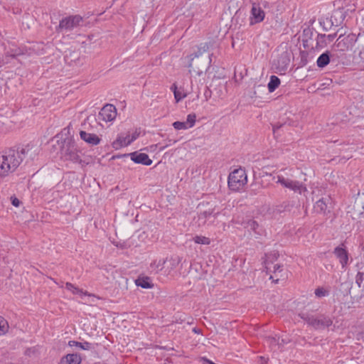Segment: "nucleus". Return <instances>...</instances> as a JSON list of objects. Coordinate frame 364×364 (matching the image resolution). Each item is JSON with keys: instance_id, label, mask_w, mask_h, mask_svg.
<instances>
[{"instance_id": "nucleus-9", "label": "nucleus", "mask_w": 364, "mask_h": 364, "mask_svg": "<svg viewBox=\"0 0 364 364\" xmlns=\"http://www.w3.org/2000/svg\"><path fill=\"white\" fill-rule=\"evenodd\" d=\"M242 225L250 233L252 232L255 238H259L265 234L264 229L255 220L248 219L245 221H243Z\"/></svg>"}, {"instance_id": "nucleus-42", "label": "nucleus", "mask_w": 364, "mask_h": 364, "mask_svg": "<svg viewBox=\"0 0 364 364\" xmlns=\"http://www.w3.org/2000/svg\"><path fill=\"white\" fill-rule=\"evenodd\" d=\"M203 65V60L200 58L196 63V66L201 67Z\"/></svg>"}, {"instance_id": "nucleus-34", "label": "nucleus", "mask_w": 364, "mask_h": 364, "mask_svg": "<svg viewBox=\"0 0 364 364\" xmlns=\"http://www.w3.org/2000/svg\"><path fill=\"white\" fill-rule=\"evenodd\" d=\"M173 127L177 130L188 129V126L186 125L185 122H179V121L175 122L173 123Z\"/></svg>"}, {"instance_id": "nucleus-37", "label": "nucleus", "mask_w": 364, "mask_h": 364, "mask_svg": "<svg viewBox=\"0 0 364 364\" xmlns=\"http://www.w3.org/2000/svg\"><path fill=\"white\" fill-rule=\"evenodd\" d=\"M138 137V134L134 133L132 136H130V139H128L127 141H124L122 144H130L132 141L136 139Z\"/></svg>"}, {"instance_id": "nucleus-40", "label": "nucleus", "mask_w": 364, "mask_h": 364, "mask_svg": "<svg viewBox=\"0 0 364 364\" xmlns=\"http://www.w3.org/2000/svg\"><path fill=\"white\" fill-rule=\"evenodd\" d=\"M282 271V266L279 265V264L274 265V273H277V272H280Z\"/></svg>"}, {"instance_id": "nucleus-39", "label": "nucleus", "mask_w": 364, "mask_h": 364, "mask_svg": "<svg viewBox=\"0 0 364 364\" xmlns=\"http://www.w3.org/2000/svg\"><path fill=\"white\" fill-rule=\"evenodd\" d=\"M336 33L329 34V35L326 36V41H328V43L332 42L334 40V38H336Z\"/></svg>"}, {"instance_id": "nucleus-17", "label": "nucleus", "mask_w": 364, "mask_h": 364, "mask_svg": "<svg viewBox=\"0 0 364 364\" xmlns=\"http://www.w3.org/2000/svg\"><path fill=\"white\" fill-rule=\"evenodd\" d=\"M80 356L76 353H72L63 357L59 364H80Z\"/></svg>"}, {"instance_id": "nucleus-7", "label": "nucleus", "mask_w": 364, "mask_h": 364, "mask_svg": "<svg viewBox=\"0 0 364 364\" xmlns=\"http://www.w3.org/2000/svg\"><path fill=\"white\" fill-rule=\"evenodd\" d=\"M358 40L353 33L347 36L341 34L334 43V46L340 51L345 52L351 49Z\"/></svg>"}, {"instance_id": "nucleus-31", "label": "nucleus", "mask_w": 364, "mask_h": 364, "mask_svg": "<svg viewBox=\"0 0 364 364\" xmlns=\"http://www.w3.org/2000/svg\"><path fill=\"white\" fill-rule=\"evenodd\" d=\"M267 342L272 346H276L279 344V337L277 335L269 336L266 338Z\"/></svg>"}, {"instance_id": "nucleus-47", "label": "nucleus", "mask_w": 364, "mask_h": 364, "mask_svg": "<svg viewBox=\"0 0 364 364\" xmlns=\"http://www.w3.org/2000/svg\"><path fill=\"white\" fill-rule=\"evenodd\" d=\"M343 284H347V287H349L350 284H348L347 283H344Z\"/></svg>"}, {"instance_id": "nucleus-45", "label": "nucleus", "mask_w": 364, "mask_h": 364, "mask_svg": "<svg viewBox=\"0 0 364 364\" xmlns=\"http://www.w3.org/2000/svg\"><path fill=\"white\" fill-rule=\"evenodd\" d=\"M168 146V144H166L162 147L160 148V151H163L164 149H165L167 146Z\"/></svg>"}, {"instance_id": "nucleus-26", "label": "nucleus", "mask_w": 364, "mask_h": 364, "mask_svg": "<svg viewBox=\"0 0 364 364\" xmlns=\"http://www.w3.org/2000/svg\"><path fill=\"white\" fill-rule=\"evenodd\" d=\"M193 240L197 244L209 245L210 240L208 237L201 235H196L193 238Z\"/></svg>"}, {"instance_id": "nucleus-15", "label": "nucleus", "mask_w": 364, "mask_h": 364, "mask_svg": "<svg viewBox=\"0 0 364 364\" xmlns=\"http://www.w3.org/2000/svg\"><path fill=\"white\" fill-rule=\"evenodd\" d=\"M80 136L82 140L91 146L97 145L101 141V139L95 134L88 133L85 131H80Z\"/></svg>"}, {"instance_id": "nucleus-12", "label": "nucleus", "mask_w": 364, "mask_h": 364, "mask_svg": "<svg viewBox=\"0 0 364 364\" xmlns=\"http://www.w3.org/2000/svg\"><path fill=\"white\" fill-rule=\"evenodd\" d=\"M290 63L289 54L287 52L282 53L278 59L274 62L275 68L280 73L285 72Z\"/></svg>"}, {"instance_id": "nucleus-3", "label": "nucleus", "mask_w": 364, "mask_h": 364, "mask_svg": "<svg viewBox=\"0 0 364 364\" xmlns=\"http://www.w3.org/2000/svg\"><path fill=\"white\" fill-rule=\"evenodd\" d=\"M79 150L75 141L66 139L63 141L60 151V158L65 161L80 163Z\"/></svg>"}, {"instance_id": "nucleus-19", "label": "nucleus", "mask_w": 364, "mask_h": 364, "mask_svg": "<svg viewBox=\"0 0 364 364\" xmlns=\"http://www.w3.org/2000/svg\"><path fill=\"white\" fill-rule=\"evenodd\" d=\"M135 283L136 286L144 289H151L154 286L150 278L148 277H139L136 279Z\"/></svg>"}, {"instance_id": "nucleus-38", "label": "nucleus", "mask_w": 364, "mask_h": 364, "mask_svg": "<svg viewBox=\"0 0 364 364\" xmlns=\"http://www.w3.org/2000/svg\"><path fill=\"white\" fill-rule=\"evenodd\" d=\"M11 203H12L13 205H14L15 207H18L19 206L20 200L17 198L11 197Z\"/></svg>"}, {"instance_id": "nucleus-43", "label": "nucleus", "mask_w": 364, "mask_h": 364, "mask_svg": "<svg viewBox=\"0 0 364 364\" xmlns=\"http://www.w3.org/2000/svg\"><path fill=\"white\" fill-rule=\"evenodd\" d=\"M282 127V124H281V125H274V126L273 127V132H274V133H275V132H276L277 129H279V128H281Z\"/></svg>"}, {"instance_id": "nucleus-5", "label": "nucleus", "mask_w": 364, "mask_h": 364, "mask_svg": "<svg viewBox=\"0 0 364 364\" xmlns=\"http://www.w3.org/2000/svg\"><path fill=\"white\" fill-rule=\"evenodd\" d=\"M83 18L80 15H72L65 17L60 21L59 25L56 27V31H71L82 26Z\"/></svg>"}, {"instance_id": "nucleus-18", "label": "nucleus", "mask_w": 364, "mask_h": 364, "mask_svg": "<svg viewBox=\"0 0 364 364\" xmlns=\"http://www.w3.org/2000/svg\"><path fill=\"white\" fill-rule=\"evenodd\" d=\"M331 53L329 51H326L322 53L316 60V65L319 68H323L331 62Z\"/></svg>"}, {"instance_id": "nucleus-22", "label": "nucleus", "mask_w": 364, "mask_h": 364, "mask_svg": "<svg viewBox=\"0 0 364 364\" xmlns=\"http://www.w3.org/2000/svg\"><path fill=\"white\" fill-rule=\"evenodd\" d=\"M316 49H321L327 46L326 35V34H318L316 37Z\"/></svg>"}, {"instance_id": "nucleus-11", "label": "nucleus", "mask_w": 364, "mask_h": 364, "mask_svg": "<svg viewBox=\"0 0 364 364\" xmlns=\"http://www.w3.org/2000/svg\"><path fill=\"white\" fill-rule=\"evenodd\" d=\"M346 10L343 8L335 9L331 16V24L335 26H341L346 18Z\"/></svg>"}, {"instance_id": "nucleus-24", "label": "nucleus", "mask_w": 364, "mask_h": 364, "mask_svg": "<svg viewBox=\"0 0 364 364\" xmlns=\"http://www.w3.org/2000/svg\"><path fill=\"white\" fill-rule=\"evenodd\" d=\"M65 289L68 291H70L74 294H83V295H89L87 292H84L82 289H79L77 287H75L73 284L70 282H67L65 284Z\"/></svg>"}, {"instance_id": "nucleus-48", "label": "nucleus", "mask_w": 364, "mask_h": 364, "mask_svg": "<svg viewBox=\"0 0 364 364\" xmlns=\"http://www.w3.org/2000/svg\"><path fill=\"white\" fill-rule=\"evenodd\" d=\"M155 264H156V262H154L153 264H151V266L155 265Z\"/></svg>"}, {"instance_id": "nucleus-8", "label": "nucleus", "mask_w": 364, "mask_h": 364, "mask_svg": "<svg viewBox=\"0 0 364 364\" xmlns=\"http://www.w3.org/2000/svg\"><path fill=\"white\" fill-rule=\"evenodd\" d=\"M117 116V109L112 105L107 104L105 105L100 111L97 119L105 122H111Z\"/></svg>"}, {"instance_id": "nucleus-30", "label": "nucleus", "mask_w": 364, "mask_h": 364, "mask_svg": "<svg viewBox=\"0 0 364 364\" xmlns=\"http://www.w3.org/2000/svg\"><path fill=\"white\" fill-rule=\"evenodd\" d=\"M171 89L173 91L174 93V97L176 99V101L178 102L182 99H183L186 97L185 94H183L182 92L177 90V87L176 85H173L171 87Z\"/></svg>"}, {"instance_id": "nucleus-46", "label": "nucleus", "mask_w": 364, "mask_h": 364, "mask_svg": "<svg viewBox=\"0 0 364 364\" xmlns=\"http://www.w3.org/2000/svg\"><path fill=\"white\" fill-rule=\"evenodd\" d=\"M282 341L283 343H287V342L286 341H284V339H282Z\"/></svg>"}, {"instance_id": "nucleus-4", "label": "nucleus", "mask_w": 364, "mask_h": 364, "mask_svg": "<svg viewBox=\"0 0 364 364\" xmlns=\"http://www.w3.org/2000/svg\"><path fill=\"white\" fill-rule=\"evenodd\" d=\"M247 182L245 170L242 168L235 169L228 177V186L232 191H238Z\"/></svg>"}, {"instance_id": "nucleus-2", "label": "nucleus", "mask_w": 364, "mask_h": 364, "mask_svg": "<svg viewBox=\"0 0 364 364\" xmlns=\"http://www.w3.org/2000/svg\"><path fill=\"white\" fill-rule=\"evenodd\" d=\"M209 43H201L198 46V50L194 53L190 55V60L188 63L189 73H194L196 75L200 76L204 70H207L211 65L213 53L208 55V59H203V65L201 67L196 66V63L204 53L209 50Z\"/></svg>"}, {"instance_id": "nucleus-10", "label": "nucleus", "mask_w": 364, "mask_h": 364, "mask_svg": "<svg viewBox=\"0 0 364 364\" xmlns=\"http://www.w3.org/2000/svg\"><path fill=\"white\" fill-rule=\"evenodd\" d=\"M336 257L339 259L343 269H345L348 264V251L343 247V244L338 246L333 251Z\"/></svg>"}, {"instance_id": "nucleus-33", "label": "nucleus", "mask_w": 364, "mask_h": 364, "mask_svg": "<svg viewBox=\"0 0 364 364\" xmlns=\"http://www.w3.org/2000/svg\"><path fill=\"white\" fill-rule=\"evenodd\" d=\"M196 115L193 114H190L187 116V119L185 122L187 126H188V129L191 128L194 126L196 122Z\"/></svg>"}, {"instance_id": "nucleus-35", "label": "nucleus", "mask_w": 364, "mask_h": 364, "mask_svg": "<svg viewBox=\"0 0 364 364\" xmlns=\"http://www.w3.org/2000/svg\"><path fill=\"white\" fill-rule=\"evenodd\" d=\"M301 319L305 321L309 325H311V320H313L314 316L308 314L302 313L299 315Z\"/></svg>"}, {"instance_id": "nucleus-44", "label": "nucleus", "mask_w": 364, "mask_h": 364, "mask_svg": "<svg viewBox=\"0 0 364 364\" xmlns=\"http://www.w3.org/2000/svg\"><path fill=\"white\" fill-rule=\"evenodd\" d=\"M164 264V261H163L162 263H161V261H159V264H157V267H160V269H161L162 267H163Z\"/></svg>"}, {"instance_id": "nucleus-25", "label": "nucleus", "mask_w": 364, "mask_h": 364, "mask_svg": "<svg viewBox=\"0 0 364 364\" xmlns=\"http://www.w3.org/2000/svg\"><path fill=\"white\" fill-rule=\"evenodd\" d=\"M327 208V204L323 198L319 199L314 205V209L317 213H324Z\"/></svg>"}, {"instance_id": "nucleus-32", "label": "nucleus", "mask_w": 364, "mask_h": 364, "mask_svg": "<svg viewBox=\"0 0 364 364\" xmlns=\"http://www.w3.org/2000/svg\"><path fill=\"white\" fill-rule=\"evenodd\" d=\"M315 295L318 298L327 296L329 294V291L323 287H318L315 289Z\"/></svg>"}, {"instance_id": "nucleus-14", "label": "nucleus", "mask_w": 364, "mask_h": 364, "mask_svg": "<svg viewBox=\"0 0 364 364\" xmlns=\"http://www.w3.org/2000/svg\"><path fill=\"white\" fill-rule=\"evenodd\" d=\"M131 159L136 164L149 166L152 164V160L149 159L148 154L145 153H139L137 151L129 154Z\"/></svg>"}, {"instance_id": "nucleus-13", "label": "nucleus", "mask_w": 364, "mask_h": 364, "mask_svg": "<svg viewBox=\"0 0 364 364\" xmlns=\"http://www.w3.org/2000/svg\"><path fill=\"white\" fill-rule=\"evenodd\" d=\"M333 321L328 316L324 315L320 316L318 318L314 317L313 320H311V325L316 329L325 328L330 326Z\"/></svg>"}, {"instance_id": "nucleus-28", "label": "nucleus", "mask_w": 364, "mask_h": 364, "mask_svg": "<svg viewBox=\"0 0 364 364\" xmlns=\"http://www.w3.org/2000/svg\"><path fill=\"white\" fill-rule=\"evenodd\" d=\"M128 139H130V135H127L126 136H119L118 139L114 141L113 144L115 148H119L122 146H127L128 144H122L124 141H127Z\"/></svg>"}, {"instance_id": "nucleus-21", "label": "nucleus", "mask_w": 364, "mask_h": 364, "mask_svg": "<svg viewBox=\"0 0 364 364\" xmlns=\"http://www.w3.org/2000/svg\"><path fill=\"white\" fill-rule=\"evenodd\" d=\"M280 80L278 77L275 75H272L270 77V80L267 85V87L269 92H274L279 85Z\"/></svg>"}, {"instance_id": "nucleus-16", "label": "nucleus", "mask_w": 364, "mask_h": 364, "mask_svg": "<svg viewBox=\"0 0 364 364\" xmlns=\"http://www.w3.org/2000/svg\"><path fill=\"white\" fill-rule=\"evenodd\" d=\"M251 14L255 23L262 21L264 18V11L255 3L252 4Z\"/></svg>"}, {"instance_id": "nucleus-20", "label": "nucleus", "mask_w": 364, "mask_h": 364, "mask_svg": "<svg viewBox=\"0 0 364 364\" xmlns=\"http://www.w3.org/2000/svg\"><path fill=\"white\" fill-rule=\"evenodd\" d=\"M218 214L219 211L215 212V210H205L198 215V220L205 223L207 220H209L211 217L215 219Z\"/></svg>"}, {"instance_id": "nucleus-41", "label": "nucleus", "mask_w": 364, "mask_h": 364, "mask_svg": "<svg viewBox=\"0 0 364 364\" xmlns=\"http://www.w3.org/2000/svg\"><path fill=\"white\" fill-rule=\"evenodd\" d=\"M272 255L273 256L274 258H277V256H278V254L277 252H274L273 254H271L269 255H267V260L265 262L267 265L268 264V259H269V257L272 256Z\"/></svg>"}, {"instance_id": "nucleus-23", "label": "nucleus", "mask_w": 364, "mask_h": 364, "mask_svg": "<svg viewBox=\"0 0 364 364\" xmlns=\"http://www.w3.org/2000/svg\"><path fill=\"white\" fill-rule=\"evenodd\" d=\"M70 346H75L82 350H90L92 348V343L89 342H78L75 341H69Z\"/></svg>"}, {"instance_id": "nucleus-29", "label": "nucleus", "mask_w": 364, "mask_h": 364, "mask_svg": "<svg viewBox=\"0 0 364 364\" xmlns=\"http://www.w3.org/2000/svg\"><path fill=\"white\" fill-rule=\"evenodd\" d=\"M9 330L8 322L0 316V336L4 335Z\"/></svg>"}, {"instance_id": "nucleus-36", "label": "nucleus", "mask_w": 364, "mask_h": 364, "mask_svg": "<svg viewBox=\"0 0 364 364\" xmlns=\"http://www.w3.org/2000/svg\"><path fill=\"white\" fill-rule=\"evenodd\" d=\"M364 280V273L363 272H358L355 277V282L358 285L359 287H361V284Z\"/></svg>"}, {"instance_id": "nucleus-1", "label": "nucleus", "mask_w": 364, "mask_h": 364, "mask_svg": "<svg viewBox=\"0 0 364 364\" xmlns=\"http://www.w3.org/2000/svg\"><path fill=\"white\" fill-rule=\"evenodd\" d=\"M29 146L21 149L14 148L4 151L0 155V178L14 172L29 151Z\"/></svg>"}, {"instance_id": "nucleus-27", "label": "nucleus", "mask_w": 364, "mask_h": 364, "mask_svg": "<svg viewBox=\"0 0 364 364\" xmlns=\"http://www.w3.org/2000/svg\"><path fill=\"white\" fill-rule=\"evenodd\" d=\"M358 46L359 50L358 55L362 61H364V36L358 38Z\"/></svg>"}, {"instance_id": "nucleus-6", "label": "nucleus", "mask_w": 364, "mask_h": 364, "mask_svg": "<svg viewBox=\"0 0 364 364\" xmlns=\"http://www.w3.org/2000/svg\"><path fill=\"white\" fill-rule=\"evenodd\" d=\"M274 178L277 179V183H280L285 188L294 191L295 193L301 194L307 191L306 186L302 183L286 178L282 175H277Z\"/></svg>"}]
</instances>
